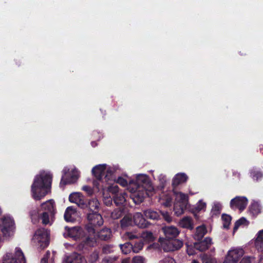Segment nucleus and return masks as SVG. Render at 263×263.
I'll list each match as a JSON object with an SVG mask.
<instances>
[{
  "mask_svg": "<svg viewBox=\"0 0 263 263\" xmlns=\"http://www.w3.org/2000/svg\"><path fill=\"white\" fill-rule=\"evenodd\" d=\"M52 176L50 173H41L36 175L31 185V194L33 198L40 200L45 197L50 189Z\"/></svg>",
  "mask_w": 263,
  "mask_h": 263,
  "instance_id": "1",
  "label": "nucleus"
},
{
  "mask_svg": "<svg viewBox=\"0 0 263 263\" xmlns=\"http://www.w3.org/2000/svg\"><path fill=\"white\" fill-rule=\"evenodd\" d=\"M87 223L85 226L86 232L90 234H96L97 229L103 225L104 220L99 212L86 214Z\"/></svg>",
  "mask_w": 263,
  "mask_h": 263,
  "instance_id": "2",
  "label": "nucleus"
},
{
  "mask_svg": "<svg viewBox=\"0 0 263 263\" xmlns=\"http://www.w3.org/2000/svg\"><path fill=\"white\" fill-rule=\"evenodd\" d=\"M106 169V164H99L93 167L92 169V173L93 176L96 178V180L93 182V185L99 189V182L102 181L103 179L105 181L108 182V184L110 183L108 182L109 181H111V179L112 177V173L110 170L106 171V174L103 178L105 174V171Z\"/></svg>",
  "mask_w": 263,
  "mask_h": 263,
  "instance_id": "3",
  "label": "nucleus"
},
{
  "mask_svg": "<svg viewBox=\"0 0 263 263\" xmlns=\"http://www.w3.org/2000/svg\"><path fill=\"white\" fill-rule=\"evenodd\" d=\"M42 209L44 211L40 215V218L44 224L49 223L50 219L53 220L56 213L55 204L53 200L51 199L41 204Z\"/></svg>",
  "mask_w": 263,
  "mask_h": 263,
  "instance_id": "4",
  "label": "nucleus"
},
{
  "mask_svg": "<svg viewBox=\"0 0 263 263\" xmlns=\"http://www.w3.org/2000/svg\"><path fill=\"white\" fill-rule=\"evenodd\" d=\"M32 241L37 244L41 250L44 249L49 245V234L45 229H39L35 231Z\"/></svg>",
  "mask_w": 263,
  "mask_h": 263,
  "instance_id": "5",
  "label": "nucleus"
},
{
  "mask_svg": "<svg viewBox=\"0 0 263 263\" xmlns=\"http://www.w3.org/2000/svg\"><path fill=\"white\" fill-rule=\"evenodd\" d=\"M129 186L141 188L148 191L149 192L154 191V189L152 183L147 175L139 174L136 177L135 181H131L129 182Z\"/></svg>",
  "mask_w": 263,
  "mask_h": 263,
  "instance_id": "6",
  "label": "nucleus"
},
{
  "mask_svg": "<svg viewBox=\"0 0 263 263\" xmlns=\"http://www.w3.org/2000/svg\"><path fill=\"white\" fill-rule=\"evenodd\" d=\"M162 239V238H160L159 241L165 252H173L178 250L183 245V241L178 239L174 238L163 240Z\"/></svg>",
  "mask_w": 263,
  "mask_h": 263,
  "instance_id": "7",
  "label": "nucleus"
},
{
  "mask_svg": "<svg viewBox=\"0 0 263 263\" xmlns=\"http://www.w3.org/2000/svg\"><path fill=\"white\" fill-rule=\"evenodd\" d=\"M3 263H26V259L21 248L17 247L14 254L10 253L6 254Z\"/></svg>",
  "mask_w": 263,
  "mask_h": 263,
  "instance_id": "8",
  "label": "nucleus"
},
{
  "mask_svg": "<svg viewBox=\"0 0 263 263\" xmlns=\"http://www.w3.org/2000/svg\"><path fill=\"white\" fill-rule=\"evenodd\" d=\"M62 173L63 175L60 182L61 185L73 183L77 181L79 177V173L76 170H72L71 172H69V169L65 167Z\"/></svg>",
  "mask_w": 263,
  "mask_h": 263,
  "instance_id": "9",
  "label": "nucleus"
},
{
  "mask_svg": "<svg viewBox=\"0 0 263 263\" xmlns=\"http://www.w3.org/2000/svg\"><path fill=\"white\" fill-rule=\"evenodd\" d=\"M81 209L84 210V213L87 214L89 213L99 212L100 203L97 198L84 199L82 203H80Z\"/></svg>",
  "mask_w": 263,
  "mask_h": 263,
  "instance_id": "10",
  "label": "nucleus"
},
{
  "mask_svg": "<svg viewBox=\"0 0 263 263\" xmlns=\"http://www.w3.org/2000/svg\"><path fill=\"white\" fill-rule=\"evenodd\" d=\"M129 190L132 193L131 197L136 204H140L142 202L144 198L149 196L148 191L141 189L137 188L133 186H129Z\"/></svg>",
  "mask_w": 263,
  "mask_h": 263,
  "instance_id": "11",
  "label": "nucleus"
},
{
  "mask_svg": "<svg viewBox=\"0 0 263 263\" xmlns=\"http://www.w3.org/2000/svg\"><path fill=\"white\" fill-rule=\"evenodd\" d=\"M14 221L10 217H4L2 218L0 228L1 232L5 236L9 235L10 232L14 229Z\"/></svg>",
  "mask_w": 263,
  "mask_h": 263,
  "instance_id": "12",
  "label": "nucleus"
},
{
  "mask_svg": "<svg viewBox=\"0 0 263 263\" xmlns=\"http://www.w3.org/2000/svg\"><path fill=\"white\" fill-rule=\"evenodd\" d=\"M248 199L243 196H236L232 199L230 201V207L232 209H238L240 211H243L247 204Z\"/></svg>",
  "mask_w": 263,
  "mask_h": 263,
  "instance_id": "13",
  "label": "nucleus"
},
{
  "mask_svg": "<svg viewBox=\"0 0 263 263\" xmlns=\"http://www.w3.org/2000/svg\"><path fill=\"white\" fill-rule=\"evenodd\" d=\"M242 249H234L229 251L223 263H237L243 255Z\"/></svg>",
  "mask_w": 263,
  "mask_h": 263,
  "instance_id": "14",
  "label": "nucleus"
},
{
  "mask_svg": "<svg viewBox=\"0 0 263 263\" xmlns=\"http://www.w3.org/2000/svg\"><path fill=\"white\" fill-rule=\"evenodd\" d=\"M88 234L89 236L87 237L78 246V248L79 250H83L84 249H87L88 248L94 247L96 244V233L94 234Z\"/></svg>",
  "mask_w": 263,
  "mask_h": 263,
  "instance_id": "15",
  "label": "nucleus"
},
{
  "mask_svg": "<svg viewBox=\"0 0 263 263\" xmlns=\"http://www.w3.org/2000/svg\"><path fill=\"white\" fill-rule=\"evenodd\" d=\"M162 230L165 235V238L162 239L164 240L176 238L179 234L178 229L174 226H165Z\"/></svg>",
  "mask_w": 263,
  "mask_h": 263,
  "instance_id": "16",
  "label": "nucleus"
},
{
  "mask_svg": "<svg viewBox=\"0 0 263 263\" xmlns=\"http://www.w3.org/2000/svg\"><path fill=\"white\" fill-rule=\"evenodd\" d=\"M197 241V242L194 243V247L196 250L201 252L208 250L212 244V238L209 237H206L203 239Z\"/></svg>",
  "mask_w": 263,
  "mask_h": 263,
  "instance_id": "17",
  "label": "nucleus"
},
{
  "mask_svg": "<svg viewBox=\"0 0 263 263\" xmlns=\"http://www.w3.org/2000/svg\"><path fill=\"white\" fill-rule=\"evenodd\" d=\"M188 179V176L184 173L176 174L172 180V185L173 189H176L179 185L185 183Z\"/></svg>",
  "mask_w": 263,
  "mask_h": 263,
  "instance_id": "18",
  "label": "nucleus"
},
{
  "mask_svg": "<svg viewBox=\"0 0 263 263\" xmlns=\"http://www.w3.org/2000/svg\"><path fill=\"white\" fill-rule=\"evenodd\" d=\"M133 221L135 224L140 228H147L150 224L140 213H136L134 215Z\"/></svg>",
  "mask_w": 263,
  "mask_h": 263,
  "instance_id": "19",
  "label": "nucleus"
},
{
  "mask_svg": "<svg viewBox=\"0 0 263 263\" xmlns=\"http://www.w3.org/2000/svg\"><path fill=\"white\" fill-rule=\"evenodd\" d=\"M66 263H86L85 257L80 254L73 253L67 257Z\"/></svg>",
  "mask_w": 263,
  "mask_h": 263,
  "instance_id": "20",
  "label": "nucleus"
},
{
  "mask_svg": "<svg viewBox=\"0 0 263 263\" xmlns=\"http://www.w3.org/2000/svg\"><path fill=\"white\" fill-rule=\"evenodd\" d=\"M65 229L67 230V232L64 234V236L65 238L67 237H70L74 240H77L80 238V233L79 232V228L73 227L69 228L66 227Z\"/></svg>",
  "mask_w": 263,
  "mask_h": 263,
  "instance_id": "21",
  "label": "nucleus"
},
{
  "mask_svg": "<svg viewBox=\"0 0 263 263\" xmlns=\"http://www.w3.org/2000/svg\"><path fill=\"white\" fill-rule=\"evenodd\" d=\"M84 197L82 194L79 193H73L70 194L69 200L72 203H77L79 208H81L80 203L84 201Z\"/></svg>",
  "mask_w": 263,
  "mask_h": 263,
  "instance_id": "22",
  "label": "nucleus"
},
{
  "mask_svg": "<svg viewBox=\"0 0 263 263\" xmlns=\"http://www.w3.org/2000/svg\"><path fill=\"white\" fill-rule=\"evenodd\" d=\"M76 214V209L72 206H68L64 213V219L67 222H73L75 218L74 216Z\"/></svg>",
  "mask_w": 263,
  "mask_h": 263,
  "instance_id": "23",
  "label": "nucleus"
},
{
  "mask_svg": "<svg viewBox=\"0 0 263 263\" xmlns=\"http://www.w3.org/2000/svg\"><path fill=\"white\" fill-rule=\"evenodd\" d=\"M96 236L102 240H108L111 238V231L109 228H103L99 232H98Z\"/></svg>",
  "mask_w": 263,
  "mask_h": 263,
  "instance_id": "24",
  "label": "nucleus"
},
{
  "mask_svg": "<svg viewBox=\"0 0 263 263\" xmlns=\"http://www.w3.org/2000/svg\"><path fill=\"white\" fill-rule=\"evenodd\" d=\"M126 194L125 192H120L112 196L113 201L117 206L123 205L126 201Z\"/></svg>",
  "mask_w": 263,
  "mask_h": 263,
  "instance_id": "25",
  "label": "nucleus"
},
{
  "mask_svg": "<svg viewBox=\"0 0 263 263\" xmlns=\"http://www.w3.org/2000/svg\"><path fill=\"white\" fill-rule=\"evenodd\" d=\"M206 233L207 229L204 225L199 226L196 228L194 238L196 240H201Z\"/></svg>",
  "mask_w": 263,
  "mask_h": 263,
  "instance_id": "26",
  "label": "nucleus"
},
{
  "mask_svg": "<svg viewBox=\"0 0 263 263\" xmlns=\"http://www.w3.org/2000/svg\"><path fill=\"white\" fill-rule=\"evenodd\" d=\"M255 246L259 252L263 251V230H260L257 234L255 240Z\"/></svg>",
  "mask_w": 263,
  "mask_h": 263,
  "instance_id": "27",
  "label": "nucleus"
},
{
  "mask_svg": "<svg viewBox=\"0 0 263 263\" xmlns=\"http://www.w3.org/2000/svg\"><path fill=\"white\" fill-rule=\"evenodd\" d=\"M179 226L183 228H186L190 230H192L193 229V224L192 219L189 217H185L180 220L179 221Z\"/></svg>",
  "mask_w": 263,
  "mask_h": 263,
  "instance_id": "28",
  "label": "nucleus"
},
{
  "mask_svg": "<svg viewBox=\"0 0 263 263\" xmlns=\"http://www.w3.org/2000/svg\"><path fill=\"white\" fill-rule=\"evenodd\" d=\"M133 243L132 251L134 253H139L143 248L144 243L142 239H138L134 241Z\"/></svg>",
  "mask_w": 263,
  "mask_h": 263,
  "instance_id": "29",
  "label": "nucleus"
},
{
  "mask_svg": "<svg viewBox=\"0 0 263 263\" xmlns=\"http://www.w3.org/2000/svg\"><path fill=\"white\" fill-rule=\"evenodd\" d=\"M144 214L146 218L152 220H157L160 216L159 212L151 209L145 211Z\"/></svg>",
  "mask_w": 263,
  "mask_h": 263,
  "instance_id": "30",
  "label": "nucleus"
},
{
  "mask_svg": "<svg viewBox=\"0 0 263 263\" xmlns=\"http://www.w3.org/2000/svg\"><path fill=\"white\" fill-rule=\"evenodd\" d=\"M132 224V218L130 216L125 215L120 220V224L122 229H124L131 226Z\"/></svg>",
  "mask_w": 263,
  "mask_h": 263,
  "instance_id": "31",
  "label": "nucleus"
},
{
  "mask_svg": "<svg viewBox=\"0 0 263 263\" xmlns=\"http://www.w3.org/2000/svg\"><path fill=\"white\" fill-rule=\"evenodd\" d=\"M122 252L124 254H128L132 251L133 243L131 242H125L120 245Z\"/></svg>",
  "mask_w": 263,
  "mask_h": 263,
  "instance_id": "32",
  "label": "nucleus"
},
{
  "mask_svg": "<svg viewBox=\"0 0 263 263\" xmlns=\"http://www.w3.org/2000/svg\"><path fill=\"white\" fill-rule=\"evenodd\" d=\"M124 214V209L117 208L111 213V217L114 219H118L121 218Z\"/></svg>",
  "mask_w": 263,
  "mask_h": 263,
  "instance_id": "33",
  "label": "nucleus"
},
{
  "mask_svg": "<svg viewBox=\"0 0 263 263\" xmlns=\"http://www.w3.org/2000/svg\"><path fill=\"white\" fill-rule=\"evenodd\" d=\"M174 209L175 214L177 216H179L183 213L185 206L183 204H181V203H176L174 205Z\"/></svg>",
  "mask_w": 263,
  "mask_h": 263,
  "instance_id": "34",
  "label": "nucleus"
},
{
  "mask_svg": "<svg viewBox=\"0 0 263 263\" xmlns=\"http://www.w3.org/2000/svg\"><path fill=\"white\" fill-rule=\"evenodd\" d=\"M221 219L223 221V228L225 229H229L232 220V217L229 215L223 214L221 216Z\"/></svg>",
  "mask_w": 263,
  "mask_h": 263,
  "instance_id": "35",
  "label": "nucleus"
},
{
  "mask_svg": "<svg viewBox=\"0 0 263 263\" xmlns=\"http://www.w3.org/2000/svg\"><path fill=\"white\" fill-rule=\"evenodd\" d=\"M247 219L242 217L237 220L233 228V233H234L239 228V227L242 224H245L247 222Z\"/></svg>",
  "mask_w": 263,
  "mask_h": 263,
  "instance_id": "36",
  "label": "nucleus"
},
{
  "mask_svg": "<svg viewBox=\"0 0 263 263\" xmlns=\"http://www.w3.org/2000/svg\"><path fill=\"white\" fill-rule=\"evenodd\" d=\"M107 191L110 194H111V196L116 194H119L120 192H119V187L117 184H113L112 185H109L107 187Z\"/></svg>",
  "mask_w": 263,
  "mask_h": 263,
  "instance_id": "37",
  "label": "nucleus"
},
{
  "mask_svg": "<svg viewBox=\"0 0 263 263\" xmlns=\"http://www.w3.org/2000/svg\"><path fill=\"white\" fill-rule=\"evenodd\" d=\"M251 175L253 180L256 181L260 180L263 177L262 173L258 171L254 170L252 171Z\"/></svg>",
  "mask_w": 263,
  "mask_h": 263,
  "instance_id": "38",
  "label": "nucleus"
},
{
  "mask_svg": "<svg viewBox=\"0 0 263 263\" xmlns=\"http://www.w3.org/2000/svg\"><path fill=\"white\" fill-rule=\"evenodd\" d=\"M123 237L125 239H128L129 240H136L138 239H139L137 235L134 234L132 232H126L123 235Z\"/></svg>",
  "mask_w": 263,
  "mask_h": 263,
  "instance_id": "39",
  "label": "nucleus"
},
{
  "mask_svg": "<svg viewBox=\"0 0 263 263\" xmlns=\"http://www.w3.org/2000/svg\"><path fill=\"white\" fill-rule=\"evenodd\" d=\"M178 198L179 200L178 203H181V204H183L184 205H185L188 200V196L181 192L179 193Z\"/></svg>",
  "mask_w": 263,
  "mask_h": 263,
  "instance_id": "40",
  "label": "nucleus"
},
{
  "mask_svg": "<svg viewBox=\"0 0 263 263\" xmlns=\"http://www.w3.org/2000/svg\"><path fill=\"white\" fill-rule=\"evenodd\" d=\"M113 252V246L111 245H104L102 248V252L104 254H109Z\"/></svg>",
  "mask_w": 263,
  "mask_h": 263,
  "instance_id": "41",
  "label": "nucleus"
},
{
  "mask_svg": "<svg viewBox=\"0 0 263 263\" xmlns=\"http://www.w3.org/2000/svg\"><path fill=\"white\" fill-rule=\"evenodd\" d=\"M142 237L149 241H152L154 239L153 234L151 232H146L145 233H143Z\"/></svg>",
  "mask_w": 263,
  "mask_h": 263,
  "instance_id": "42",
  "label": "nucleus"
},
{
  "mask_svg": "<svg viewBox=\"0 0 263 263\" xmlns=\"http://www.w3.org/2000/svg\"><path fill=\"white\" fill-rule=\"evenodd\" d=\"M206 208V203L203 202L202 200H199L198 202L197 203L196 206L195 208L196 211L199 212L201 210H203Z\"/></svg>",
  "mask_w": 263,
  "mask_h": 263,
  "instance_id": "43",
  "label": "nucleus"
},
{
  "mask_svg": "<svg viewBox=\"0 0 263 263\" xmlns=\"http://www.w3.org/2000/svg\"><path fill=\"white\" fill-rule=\"evenodd\" d=\"M255 259L254 257L245 256L242 258L239 263H253Z\"/></svg>",
  "mask_w": 263,
  "mask_h": 263,
  "instance_id": "44",
  "label": "nucleus"
},
{
  "mask_svg": "<svg viewBox=\"0 0 263 263\" xmlns=\"http://www.w3.org/2000/svg\"><path fill=\"white\" fill-rule=\"evenodd\" d=\"M132 263H145V258L140 256H136L133 258Z\"/></svg>",
  "mask_w": 263,
  "mask_h": 263,
  "instance_id": "45",
  "label": "nucleus"
},
{
  "mask_svg": "<svg viewBox=\"0 0 263 263\" xmlns=\"http://www.w3.org/2000/svg\"><path fill=\"white\" fill-rule=\"evenodd\" d=\"M117 183H119V184H120L121 185H122V186H124V187L127 185V180L125 179H124L121 177H119L118 178Z\"/></svg>",
  "mask_w": 263,
  "mask_h": 263,
  "instance_id": "46",
  "label": "nucleus"
},
{
  "mask_svg": "<svg viewBox=\"0 0 263 263\" xmlns=\"http://www.w3.org/2000/svg\"><path fill=\"white\" fill-rule=\"evenodd\" d=\"M82 190L86 192L89 196L91 195L93 193L92 188L88 185H85L83 186Z\"/></svg>",
  "mask_w": 263,
  "mask_h": 263,
  "instance_id": "47",
  "label": "nucleus"
},
{
  "mask_svg": "<svg viewBox=\"0 0 263 263\" xmlns=\"http://www.w3.org/2000/svg\"><path fill=\"white\" fill-rule=\"evenodd\" d=\"M112 196L110 195L109 197H106L104 198V202L107 206H110L112 204Z\"/></svg>",
  "mask_w": 263,
  "mask_h": 263,
  "instance_id": "48",
  "label": "nucleus"
},
{
  "mask_svg": "<svg viewBox=\"0 0 263 263\" xmlns=\"http://www.w3.org/2000/svg\"><path fill=\"white\" fill-rule=\"evenodd\" d=\"M50 252L49 251H47L46 254L44 255V257L41 259V263H47L48 259L50 256Z\"/></svg>",
  "mask_w": 263,
  "mask_h": 263,
  "instance_id": "49",
  "label": "nucleus"
},
{
  "mask_svg": "<svg viewBox=\"0 0 263 263\" xmlns=\"http://www.w3.org/2000/svg\"><path fill=\"white\" fill-rule=\"evenodd\" d=\"M187 249L186 252L189 255H192L194 254V250L192 247H190L188 245H186Z\"/></svg>",
  "mask_w": 263,
  "mask_h": 263,
  "instance_id": "50",
  "label": "nucleus"
},
{
  "mask_svg": "<svg viewBox=\"0 0 263 263\" xmlns=\"http://www.w3.org/2000/svg\"><path fill=\"white\" fill-rule=\"evenodd\" d=\"M213 209L214 211H216L217 213H219L221 210V206L220 204L217 203L214 205Z\"/></svg>",
  "mask_w": 263,
  "mask_h": 263,
  "instance_id": "51",
  "label": "nucleus"
},
{
  "mask_svg": "<svg viewBox=\"0 0 263 263\" xmlns=\"http://www.w3.org/2000/svg\"><path fill=\"white\" fill-rule=\"evenodd\" d=\"M37 212L35 210H31L29 212V215L32 219H33L34 217L35 218L37 217Z\"/></svg>",
  "mask_w": 263,
  "mask_h": 263,
  "instance_id": "52",
  "label": "nucleus"
},
{
  "mask_svg": "<svg viewBox=\"0 0 263 263\" xmlns=\"http://www.w3.org/2000/svg\"><path fill=\"white\" fill-rule=\"evenodd\" d=\"M164 263H176L175 260L172 257H167L164 259Z\"/></svg>",
  "mask_w": 263,
  "mask_h": 263,
  "instance_id": "53",
  "label": "nucleus"
},
{
  "mask_svg": "<svg viewBox=\"0 0 263 263\" xmlns=\"http://www.w3.org/2000/svg\"><path fill=\"white\" fill-rule=\"evenodd\" d=\"M251 209L253 212L257 213L258 210V205L256 204H252Z\"/></svg>",
  "mask_w": 263,
  "mask_h": 263,
  "instance_id": "54",
  "label": "nucleus"
},
{
  "mask_svg": "<svg viewBox=\"0 0 263 263\" xmlns=\"http://www.w3.org/2000/svg\"><path fill=\"white\" fill-rule=\"evenodd\" d=\"M163 217L165 220L167 221H171L172 220V218L168 215V213H166L165 214H163Z\"/></svg>",
  "mask_w": 263,
  "mask_h": 263,
  "instance_id": "55",
  "label": "nucleus"
},
{
  "mask_svg": "<svg viewBox=\"0 0 263 263\" xmlns=\"http://www.w3.org/2000/svg\"><path fill=\"white\" fill-rule=\"evenodd\" d=\"M121 263H130V260L129 258H125L122 260Z\"/></svg>",
  "mask_w": 263,
  "mask_h": 263,
  "instance_id": "56",
  "label": "nucleus"
},
{
  "mask_svg": "<svg viewBox=\"0 0 263 263\" xmlns=\"http://www.w3.org/2000/svg\"><path fill=\"white\" fill-rule=\"evenodd\" d=\"M91 145H92L93 147H95V146H96L97 143H96V142H95V141H92V142H91Z\"/></svg>",
  "mask_w": 263,
  "mask_h": 263,
  "instance_id": "57",
  "label": "nucleus"
},
{
  "mask_svg": "<svg viewBox=\"0 0 263 263\" xmlns=\"http://www.w3.org/2000/svg\"><path fill=\"white\" fill-rule=\"evenodd\" d=\"M192 263H199L198 262V261H197V260H195V259H194L193 260V261H192Z\"/></svg>",
  "mask_w": 263,
  "mask_h": 263,
  "instance_id": "58",
  "label": "nucleus"
},
{
  "mask_svg": "<svg viewBox=\"0 0 263 263\" xmlns=\"http://www.w3.org/2000/svg\"><path fill=\"white\" fill-rule=\"evenodd\" d=\"M95 257L96 258V259H97L98 258V256L97 254H94Z\"/></svg>",
  "mask_w": 263,
  "mask_h": 263,
  "instance_id": "59",
  "label": "nucleus"
}]
</instances>
